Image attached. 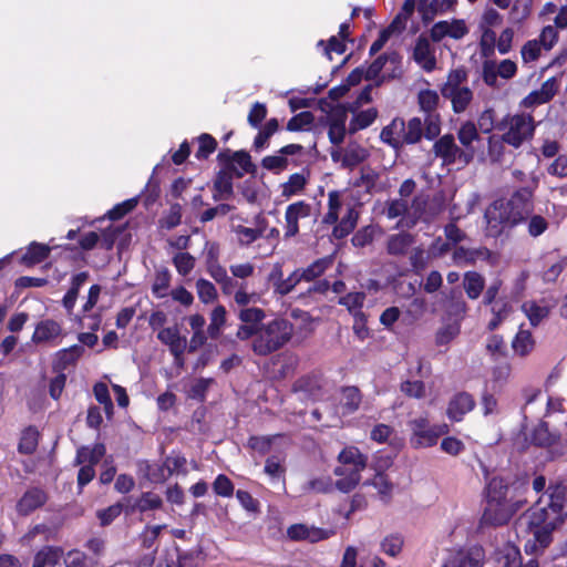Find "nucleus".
Listing matches in <instances>:
<instances>
[{
    "mask_svg": "<svg viewBox=\"0 0 567 567\" xmlns=\"http://www.w3.org/2000/svg\"><path fill=\"white\" fill-rule=\"evenodd\" d=\"M566 495L567 486L563 481L550 484L547 493L519 516L516 530L518 536L526 539V553L536 554L550 544L553 532L564 523L566 516Z\"/></svg>",
    "mask_w": 567,
    "mask_h": 567,
    "instance_id": "f257e3e1",
    "label": "nucleus"
},
{
    "mask_svg": "<svg viewBox=\"0 0 567 567\" xmlns=\"http://www.w3.org/2000/svg\"><path fill=\"white\" fill-rule=\"evenodd\" d=\"M367 461V456L358 447L347 446L339 453V465L333 470L338 478L333 482L329 476H320L310 481L309 487L317 493H330L334 488L342 493H349L359 484Z\"/></svg>",
    "mask_w": 567,
    "mask_h": 567,
    "instance_id": "f03ea898",
    "label": "nucleus"
},
{
    "mask_svg": "<svg viewBox=\"0 0 567 567\" xmlns=\"http://www.w3.org/2000/svg\"><path fill=\"white\" fill-rule=\"evenodd\" d=\"M530 193L517 192L511 198L496 199L485 212L486 234L498 237L519 223L529 212Z\"/></svg>",
    "mask_w": 567,
    "mask_h": 567,
    "instance_id": "7ed1b4c3",
    "label": "nucleus"
},
{
    "mask_svg": "<svg viewBox=\"0 0 567 567\" xmlns=\"http://www.w3.org/2000/svg\"><path fill=\"white\" fill-rule=\"evenodd\" d=\"M508 486L501 477L491 480L487 487V507L483 520L491 525L506 524L512 516L520 508L522 502L508 499Z\"/></svg>",
    "mask_w": 567,
    "mask_h": 567,
    "instance_id": "20e7f679",
    "label": "nucleus"
},
{
    "mask_svg": "<svg viewBox=\"0 0 567 567\" xmlns=\"http://www.w3.org/2000/svg\"><path fill=\"white\" fill-rule=\"evenodd\" d=\"M292 336V326L282 318H276L258 326L252 341V350L258 355H267L284 347Z\"/></svg>",
    "mask_w": 567,
    "mask_h": 567,
    "instance_id": "39448f33",
    "label": "nucleus"
},
{
    "mask_svg": "<svg viewBox=\"0 0 567 567\" xmlns=\"http://www.w3.org/2000/svg\"><path fill=\"white\" fill-rule=\"evenodd\" d=\"M496 128L502 132L506 144L518 148L533 137L535 121L527 113L507 114L496 125Z\"/></svg>",
    "mask_w": 567,
    "mask_h": 567,
    "instance_id": "423d86ee",
    "label": "nucleus"
},
{
    "mask_svg": "<svg viewBox=\"0 0 567 567\" xmlns=\"http://www.w3.org/2000/svg\"><path fill=\"white\" fill-rule=\"evenodd\" d=\"M409 429L411 431L410 443L415 449H425L434 446L440 436L447 434L450 427L447 424L430 423L426 415H420L409 421Z\"/></svg>",
    "mask_w": 567,
    "mask_h": 567,
    "instance_id": "0eeeda50",
    "label": "nucleus"
},
{
    "mask_svg": "<svg viewBox=\"0 0 567 567\" xmlns=\"http://www.w3.org/2000/svg\"><path fill=\"white\" fill-rule=\"evenodd\" d=\"M433 152L444 165L460 164L464 167L474 158V153L461 150L451 134L440 137L433 145Z\"/></svg>",
    "mask_w": 567,
    "mask_h": 567,
    "instance_id": "6e6552de",
    "label": "nucleus"
},
{
    "mask_svg": "<svg viewBox=\"0 0 567 567\" xmlns=\"http://www.w3.org/2000/svg\"><path fill=\"white\" fill-rule=\"evenodd\" d=\"M517 65L509 59L496 62L495 60L487 59L482 64V78L486 85L498 87V78L509 80L515 76Z\"/></svg>",
    "mask_w": 567,
    "mask_h": 567,
    "instance_id": "1a4fd4ad",
    "label": "nucleus"
},
{
    "mask_svg": "<svg viewBox=\"0 0 567 567\" xmlns=\"http://www.w3.org/2000/svg\"><path fill=\"white\" fill-rule=\"evenodd\" d=\"M369 152L355 142L349 143L346 147L333 146L330 150L331 159L342 167L352 168L367 159Z\"/></svg>",
    "mask_w": 567,
    "mask_h": 567,
    "instance_id": "9d476101",
    "label": "nucleus"
},
{
    "mask_svg": "<svg viewBox=\"0 0 567 567\" xmlns=\"http://www.w3.org/2000/svg\"><path fill=\"white\" fill-rule=\"evenodd\" d=\"M336 535L334 528H320L313 525L295 524L287 529V536L295 542L318 543Z\"/></svg>",
    "mask_w": 567,
    "mask_h": 567,
    "instance_id": "9b49d317",
    "label": "nucleus"
},
{
    "mask_svg": "<svg viewBox=\"0 0 567 567\" xmlns=\"http://www.w3.org/2000/svg\"><path fill=\"white\" fill-rule=\"evenodd\" d=\"M484 558L483 548L473 546L451 551L442 567H483Z\"/></svg>",
    "mask_w": 567,
    "mask_h": 567,
    "instance_id": "f8f14e48",
    "label": "nucleus"
},
{
    "mask_svg": "<svg viewBox=\"0 0 567 567\" xmlns=\"http://www.w3.org/2000/svg\"><path fill=\"white\" fill-rule=\"evenodd\" d=\"M310 204L299 200L287 206L285 212V238H291L299 233V221L310 217Z\"/></svg>",
    "mask_w": 567,
    "mask_h": 567,
    "instance_id": "ddd939ff",
    "label": "nucleus"
},
{
    "mask_svg": "<svg viewBox=\"0 0 567 567\" xmlns=\"http://www.w3.org/2000/svg\"><path fill=\"white\" fill-rule=\"evenodd\" d=\"M63 334L60 322L53 319H44L37 323L31 340L35 344L56 346Z\"/></svg>",
    "mask_w": 567,
    "mask_h": 567,
    "instance_id": "4468645a",
    "label": "nucleus"
},
{
    "mask_svg": "<svg viewBox=\"0 0 567 567\" xmlns=\"http://www.w3.org/2000/svg\"><path fill=\"white\" fill-rule=\"evenodd\" d=\"M468 33V29L464 20L453 19L451 21L443 20L434 23L430 30V38L434 42H440L449 37L460 40Z\"/></svg>",
    "mask_w": 567,
    "mask_h": 567,
    "instance_id": "2eb2a0df",
    "label": "nucleus"
},
{
    "mask_svg": "<svg viewBox=\"0 0 567 567\" xmlns=\"http://www.w3.org/2000/svg\"><path fill=\"white\" fill-rule=\"evenodd\" d=\"M435 47L425 35H420L413 48L412 58L414 62L425 72H432L436 69Z\"/></svg>",
    "mask_w": 567,
    "mask_h": 567,
    "instance_id": "dca6fc26",
    "label": "nucleus"
},
{
    "mask_svg": "<svg viewBox=\"0 0 567 567\" xmlns=\"http://www.w3.org/2000/svg\"><path fill=\"white\" fill-rule=\"evenodd\" d=\"M157 339L169 348L174 358L181 359V355L186 351V338L181 336L177 326L159 329L157 332Z\"/></svg>",
    "mask_w": 567,
    "mask_h": 567,
    "instance_id": "f3484780",
    "label": "nucleus"
},
{
    "mask_svg": "<svg viewBox=\"0 0 567 567\" xmlns=\"http://www.w3.org/2000/svg\"><path fill=\"white\" fill-rule=\"evenodd\" d=\"M427 206V199L424 196H416L412 204L408 205V216L405 223L408 228L413 227L419 220L429 221L431 220L441 210V206L439 205L435 209H429Z\"/></svg>",
    "mask_w": 567,
    "mask_h": 567,
    "instance_id": "a211bd4d",
    "label": "nucleus"
},
{
    "mask_svg": "<svg viewBox=\"0 0 567 567\" xmlns=\"http://www.w3.org/2000/svg\"><path fill=\"white\" fill-rule=\"evenodd\" d=\"M269 280L274 285L275 292L285 296L288 295L302 280V275L300 269H297L286 279H284L281 267L276 265L269 275Z\"/></svg>",
    "mask_w": 567,
    "mask_h": 567,
    "instance_id": "6ab92c4d",
    "label": "nucleus"
},
{
    "mask_svg": "<svg viewBox=\"0 0 567 567\" xmlns=\"http://www.w3.org/2000/svg\"><path fill=\"white\" fill-rule=\"evenodd\" d=\"M347 111L334 110L328 118V136L333 146H340L346 136Z\"/></svg>",
    "mask_w": 567,
    "mask_h": 567,
    "instance_id": "aec40b11",
    "label": "nucleus"
},
{
    "mask_svg": "<svg viewBox=\"0 0 567 567\" xmlns=\"http://www.w3.org/2000/svg\"><path fill=\"white\" fill-rule=\"evenodd\" d=\"M557 91V83L555 79L547 80L538 90L530 92L520 102L523 107H534L548 102Z\"/></svg>",
    "mask_w": 567,
    "mask_h": 567,
    "instance_id": "412c9836",
    "label": "nucleus"
},
{
    "mask_svg": "<svg viewBox=\"0 0 567 567\" xmlns=\"http://www.w3.org/2000/svg\"><path fill=\"white\" fill-rule=\"evenodd\" d=\"M475 401L468 393H458L454 395L447 406V416L452 421H461L463 416L473 410Z\"/></svg>",
    "mask_w": 567,
    "mask_h": 567,
    "instance_id": "4be33fe9",
    "label": "nucleus"
},
{
    "mask_svg": "<svg viewBox=\"0 0 567 567\" xmlns=\"http://www.w3.org/2000/svg\"><path fill=\"white\" fill-rule=\"evenodd\" d=\"M359 107L348 105V111L353 113V116L349 124V131L355 133L370 126L378 116V111L374 107L367 109L358 112Z\"/></svg>",
    "mask_w": 567,
    "mask_h": 567,
    "instance_id": "5701e85b",
    "label": "nucleus"
},
{
    "mask_svg": "<svg viewBox=\"0 0 567 567\" xmlns=\"http://www.w3.org/2000/svg\"><path fill=\"white\" fill-rule=\"evenodd\" d=\"M62 557V548L44 546L35 554L32 567H53L59 564Z\"/></svg>",
    "mask_w": 567,
    "mask_h": 567,
    "instance_id": "b1692460",
    "label": "nucleus"
},
{
    "mask_svg": "<svg viewBox=\"0 0 567 567\" xmlns=\"http://www.w3.org/2000/svg\"><path fill=\"white\" fill-rule=\"evenodd\" d=\"M309 179L308 172L295 173L281 185V196L290 198L302 193Z\"/></svg>",
    "mask_w": 567,
    "mask_h": 567,
    "instance_id": "393cba45",
    "label": "nucleus"
},
{
    "mask_svg": "<svg viewBox=\"0 0 567 567\" xmlns=\"http://www.w3.org/2000/svg\"><path fill=\"white\" fill-rule=\"evenodd\" d=\"M502 567H538V561L530 558L525 565L522 564L519 549L514 545H506L501 558Z\"/></svg>",
    "mask_w": 567,
    "mask_h": 567,
    "instance_id": "a878e982",
    "label": "nucleus"
},
{
    "mask_svg": "<svg viewBox=\"0 0 567 567\" xmlns=\"http://www.w3.org/2000/svg\"><path fill=\"white\" fill-rule=\"evenodd\" d=\"M512 348L515 354L524 358L530 354L535 348V340L528 330L520 329L513 342Z\"/></svg>",
    "mask_w": 567,
    "mask_h": 567,
    "instance_id": "bb28decb",
    "label": "nucleus"
},
{
    "mask_svg": "<svg viewBox=\"0 0 567 567\" xmlns=\"http://www.w3.org/2000/svg\"><path fill=\"white\" fill-rule=\"evenodd\" d=\"M556 434L550 433L547 424L544 422H540L526 433V439L537 446H549L556 441Z\"/></svg>",
    "mask_w": 567,
    "mask_h": 567,
    "instance_id": "cd10ccee",
    "label": "nucleus"
},
{
    "mask_svg": "<svg viewBox=\"0 0 567 567\" xmlns=\"http://www.w3.org/2000/svg\"><path fill=\"white\" fill-rule=\"evenodd\" d=\"M45 502V495L41 489L28 491L18 503V511L21 514H29Z\"/></svg>",
    "mask_w": 567,
    "mask_h": 567,
    "instance_id": "c85d7f7f",
    "label": "nucleus"
},
{
    "mask_svg": "<svg viewBox=\"0 0 567 567\" xmlns=\"http://www.w3.org/2000/svg\"><path fill=\"white\" fill-rule=\"evenodd\" d=\"M404 131V121L394 118L388 126H385L380 134L381 140L393 146L398 147L402 144V132Z\"/></svg>",
    "mask_w": 567,
    "mask_h": 567,
    "instance_id": "c756f323",
    "label": "nucleus"
},
{
    "mask_svg": "<svg viewBox=\"0 0 567 567\" xmlns=\"http://www.w3.org/2000/svg\"><path fill=\"white\" fill-rule=\"evenodd\" d=\"M457 138L463 145V151H470L475 154L474 143L481 140L477 128L474 123L465 122L457 131Z\"/></svg>",
    "mask_w": 567,
    "mask_h": 567,
    "instance_id": "7c9ffc66",
    "label": "nucleus"
},
{
    "mask_svg": "<svg viewBox=\"0 0 567 567\" xmlns=\"http://www.w3.org/2000/svg\"><path fill=\"white\" fill-rule=\"evenodd\" d=\"M361 402L360 392L354 386L342 389L340 393L339 404L343 414H350L358 410Z\"/></svg>",
    "mask_w": 567,
    "mask_h": 567,
    "instance_id": "2f4dec72",
    "label": "nucleus"
},
{
    "mask_svg": "<svg viewBox=\"0 0 567 567\" xmlns=\"http://www.w3.org/2000/svg\"><path fill=\"white\" fill-rule=\"evenodd\" d=\"M105 454V446L103 444H95L94 446H82L78 450L76 462L78 464H86L94 466Z\"/></svg>",
    "mask_w": 567,
    "mask_h": 567,
    "instance_id": "473e14b6",
    "label": "nucleus"
},
{
    "mask_svg": "<svg viewBox=\"0 0 567 567\" xmlns=\"http://www.w3.org/2000/svg\"><path fill=\"white\" fill-rule=\"evenodd\" d=\"M413 243L414 237L408 233L392 235L388 239V251L391 255H403Z\"/></svg>",
    "mask_w": 567,
    "mask_h": 567,
    "instance_id": "72a5a7b5",
    "label": "nucleus"
},
{
    "mask_svg": "<svg viewBox=\"0 0 567 567\" xmlns=\"http://www.w3.org/2000/svg\"><path fill=\"white\" fill-rule=\"evenodd\" d=\"M443 96L451 100L455 113H461L464 112L471 103L473 93L468 86H465L446 93Z\"/></svg>",
    "mask_w": 567,
    "mask_h": 567,
    "instance_id": "f704fd0d",
    "label": "nucleus"
},
{
    "mask_svg": "<svg viewBox=\"0 0 567 567\" xmlns=\"http://www.w3.org/2000/svg\"><path fill=\"white\" fill-rule=\"evenodd\" d=\"M522 311L528 318L532 326H537L540 321L547 317L548 307L546 305H540L536 301L528 300L522 305Z\"/></svg>",
    "mask_w": 567,
    "mask_h": 567,
    "instance_id": "c9c22d12",
    "label": "nucleus"
},
{
    "mask_svg": "<svg viewBox=\"0 0 567 567\" xmlns=\"http://www.w3.org/2000/svg\"><path fill=\"white\" fill-rule=\"evenodd\" d=\"M358 216L353 207H348L346 216H343L340 223L333 228V236L338 239L348 236L354 229Z\"/></svg>",
    "mask_w": 567,
    "mask_h": 567,
    "instance_id": "e433bc0d",
    "label": "nucleus"
},
{
    "mask_svg": "<svg viewBox=\"0 0 567 567\" xmlns=\"http://www.w3.org/2000/svg\"><path fill=\"white\" fill-rule=\"evenodd\" d=\"M485 280L476 271H467L464 275V289L468 298L477 299L483 291Z\"/></svg>",
    "mask_w": 567,
    "mask_h": 567,
    "instance_id": "4c0bfd02",
    "label": "nucleus"
},
{
    "mask_svg": "<svg viewBox=\"0 0 567 567\" xmlns=\"http://www.w3.org/2000/svg\"><path fill=\"white\" fill-rule=\"evenodd\" d=\"M385 215L390 219H394L396 217H401V219L398 223L399 227H406L405 223L406 216H408V203L403 198L401 199H394L389 203L388 208L385 210Z\"/></svg>",
    "mask_w": 567,
    "mask_h": 567,
    "instance_id": "58836bf2",
    "label": "nucleus"
},
{
    "mask_svg": "<svg viewBox=\"0 0 567 567\" xmlns=\"http://www.w3.org/2000/svg\"><path fill=\"white\" fill-rule=\"evenodd\" d=\"M466 79L467 73L464 69L452 70L449 73L447 80L441 90L442 95L453 92L457 89L465 87L466 85L464 83L466 82Z\"/></svg>",
    "mask_w": 567,
    "mask_h": 567,
    "instance_id": "ea45409f",
    "label": "nucleus"
},
{
    "mask_svg": "<svg viewBox=\"0 0 567 567\" xmlns=\"http://www.w3.org/2000/svg\"><path fill=\"white\" fill-rule=\"evenodd\" d=\"M49 254L50 248L47 245L32 243L23 255L22 261L27 265L39 264L44 260Z\"/></svg>",
    "mask_w": 567,
    "mask_h": 567,
    "instance_id": "a19ab883",
    "label": "nucleus"
},
{
    "mask_svg": "<svg viewBox=\"0 0 567 567\" xmlns=\"http://www.w3.org/2000/svg\"><path fill=\"white\" fill-rule=\"evenodd\" d=\"M226 308L221 305L216 306L210 313V323L208 326V334L210 338H217L221 328L226 322Z\"/></svg>",
    "mask_w": 567,
    "mask_h": 567,
    "instance_id": "79ce46f5",
    "label": "nucleus"
},
{
    "mask_svg": "<svg viewBox=\"0 0 567 567\" xmlns=\"http://www.w3.org/2000/svg\"><path fill=\"white\" fill-rule=\"evenodd\" d=\"M423 132V125L420 118L413 117L408 124H404V131L402 132V143L413 144L421 140Z\"/></svg>",
    "mask_w": 567,
    "mask_h": 567,
    "instance_id": "37998d69",
    "label": "nucleus"
},
{
    "mask_svg": "<svg viewBox=\"0 0 567 567\" xmlns=\"http://www.w3.org/2000/svg\"><path fill=\"white\" fill-rule=\"evenodd\" d=\"M171 274L168 270H158L152 285V292L156 298H164L168 295Z\"/></svg>",
    "mask_w": 567,
    "mask_h": 567,
    "instance_id": "c03bdc74",
    "label": "nucleus"
},
{
    "mask_svg": "<svg viewBox=\"0 0 567 567\" xmlns=\"http://www.w3.org/2000/svg\"><path fill=\"white\" fill-rule=\"evenodd\" d=\"M504 136L492 135L487 140V155L493 163L501 162L505 153Z\"/></svg>",
    "mask_w": 567,
    "mask_h": 567,
    "instance_id": "a18cd8bd",
    "label": "nucleus"
},
{
    "mask_svg": "<svg viewBox=\"0 0 567 567\" xmlns=\"http://www.w3.org/2000/svg\"><path fill=\"white\" fill-rule=\"evenodd\" d=\"M512 308L506 301H496L492 307L493 318L488 322V329L495 330L511 313Z\"/></svg>",
    "mask_w": 567,
    "mask_h": 567,
    "instance_id": "49530a36",
    "label": "nucleus"
},
{
    "mask_svg": "<svg viewBox=\"0 0 567 567\" xmlns=\"http://www.w3.org/2000/svg\"><path fill=\"white\" fill-rule=\"evenodd\" d=\"M39 432L34 427H28L22 432L19 451L24 454H31L38 446Z\"/></svg>",
    "mask_w": 567,
    "mask_h": 567,
    "instance_id": "de8ad7c7",
    "label": "nucleus"
},
{
    "mask_svg": "<svg viewBox=\"0 0 567 567\" xmlns=\"http://www.w3.org/2000/svg\"><path fill=\"white\" fill-rule=\"evenodd\" d=\"M342 207L341 195L339 192H330L328 195V213L324 216V223L334 224L339 218V210Z\"/></svg>",
    "mask_w": 567,
    "mask_h": 567,
    "instance_id": "09e8293b",
    "label": "nucleus"
},
{
    "mask_svg": "<svg viewBox=\"0 0 567 567\" xmlns=\"http://www.w3.org/2000/svg\"><path fill=\"white\" fill-rule=\"evenodd\" d=\"M196 290L203 303H212L217 299L218 295L215 286L206 279L200 278L196 281Z\"/></svg>",
    "mask_w": 567,
    "mask_h": 567,
    "instance_id": "8fccbe9b",
    "label": "nucleus"
},
{
    "mask_svg": "<svg viewBox=\"0 0 567 567\" xmlns=\"http://www.w3.org/2000/svg\"><path fill=\"white\" fill-rule=\"evenodd\" d=\"M332 264L331 258H322L312 262L308 268L300 269L302 280L310 281L322 275L326 269Z\"/></svg>",
    "mask_w": 567,
    "mask_h": 567,
    "instance_id": "3c124183",
    "label": "nucleus"
},
{
    "mask_svg": "<svg viewBox=\"0 0 567 567\" xmlns=\"http://www.w3.org/2000/svg\"><path fill=\"white\" fill-rule=\"evenodd\" d=\"M544 47L537 39L527 41L520 50L522 60L524 63H532L538 60L543 52Z\"/></svg>",
    "mask_w": 567,
    "mask_h": 567,
    "instance_id": "603ef678",
    "label": "nucleus"
},
{
    "mask_svg": "<svg viewBox=\"0 0 567 567\" xmlns=\"http://www.w3.org/2000/svg\"><path fill=\"white\" fill-rule=\"evenodd\" d=\"M403 543L404 540L401 535L391 534L384 537V539L382 540L381 549L384 554L391 557H396L402 550Z\"/></svg>",
    "mask_w": 567,
    "mask_h": 567,
    "instance_id": "864d4df0",
    "label": "nucleus"
},
{
    "mask_svg": "<svg viewBox=\"0 0 567 567\" xmlns=\"http://www.w3.org/2000/svg\"><path fill=\"white\" fill-rule=\"evenodd\" d=\"M315 121L311 112H301L291 117L287 124V130L291 132L302 131L309 128Z\"/></svg>",
    "mask_w": 567,
    "mask_h": 567,
    "instance_id": "5fc2aeb1",
    "label": "nucleus"
},
{
    "mask_svg": "<svg viewBox=\"0 0 567 567\" xmlns=\"http://www.w3.org/2000/svg\"><path fill=\"white\" fill-rule=\"evenodd\" d=\"M364 485L373 486L382 498H389L393 489L392 483L382 473H377L373 478L365 482Z\"/></svg>",
    "mask_w": 567,
    "mask_h": 567,
    "instance_id": "6e6d98bb",
    "label": "nucleus"
},
{
    "mask_svg": "<svg viewBox=\"0 0 567 567\" xmlns=\"http://www.w3.org/2000/svg\"><path fill=\"white\" fill-rule=\"evenodd\" d=\"M96 401L103 405L105 413L111 416L113 414V403L105 383L99 382L93 388Z\"/></svg>",
    "mask_w": 567,
    "mask_h": 567,
    "instance_id": "4d7b16f0",
    "label": "nucleus"
},
{
    "mask_svg": "<svg viewBox=\"0 0 567 567\" xmlns=\"http://www.w3.org/2000/svg\"><path fill=\"white\" fill-rule=\"evenodd\" d=\"M84 352L82 346L73 344L69 348L62 349L56 353L59 364L65 367L74 363Z\"/></svg>",
    "mask_w": 567,
    "mask_h": 567,
    "instance_id": "13d9d810",
    "label": "nucleus"
},
{
    "mask_svg": "<svg viewBox=\"0 0 567 567\" xmlns=\"http://www.w3.org/2000/svg\"><path fill=\"white\" fill-rule=\"evenodd\" d=\"M364 299L365 295L363 292H350L344 297H341L339 303L347 307V309L355 317L357 312H362L361 308L363 306Z\"/></svg>",
    "mask_w": 567,
    "mask_h": 567,
    "instance_id": "bf43d9fd",
    "label": "nucleus"
},
{
    "mask_svg": "<svg viewBox=\"0 0 567 567\" xmlns=\"http://www.w3.org/2000/svg\"><path fill=\"white\" fill-rule=\"evenodd\" d=\"M481 40H480V49L481 53L488 58L494 53L495 47H496V33L493 30L489 29H480Z\"/></svg>",
    "mask_w": 567,
    "mask_h": 567,
    "instance_id": "052dcab7",
    "label": "nucleus"
},
{
    "mask_svg": "<svg viewBox=\"0 0 567 567\" xmlns=\"http://www.w3.org/2000/svg\"><path fill=\"white\" fill-rule=\"evenodd\" d=\"M173 262L178 274L186 276L193 270L195 258L188 252H178L174 256Z\"/></svg>",
    "mask_w": 567,
    "mask_h": 567,
    "instance_id": "680f3d73",
    "label": "nucleus"
},
{
    "mask_svg": "<svg viewBox=\"0 0 567 567\" xmlns=\"http://www.w3.org/2000/svg\"><path fill=\"white\" fill-rule=\"evenodd\" d=\"M235 233L240 245H250L262 235V229L239 225L235 228Z\"/></svg>",
    "mask_w": 567,
    "mask_h": 567,
    "instance_id": "e2e57ef3",
    "label": "nucleus"
},
{
    "mask_svg": "<svg viewBox=\"0 0 567 567\" xmlns=\"http://www.w3.org/2000/svg\"><path fill=\"white\" fill-rule=\"evenodd\" d=\"M239 319L250 326H256L260 323L266 315L265 311L260 308H243L238 313Z\"/></svg>",
    "mask_w": 567,
    "mask_h": 567,
    "instance_id": "0e129e2a",
    "label": "nucleus"
},
{
    "mask_svg": "<svg viewBox=\"0 0 567 567\" xmlns=\"http://www.w3.org/2000/svg\"><path fill=\"white\" fill-rule=\"evenodd\" d=\"M439 103V94L433 90H422L419 93V104L427 113L434 111Z\"/></svg>",
    "mask_w": 567,
    "mask_h": 567,
    "instance_id": "69168bd1",
    "label": "nucleus"
},
{
    "mask_svg": "<svg viewBox=\"0 0 567 567\" xmlns=\"http://www.w3.org/2000/svg\"><path fill=\"white\" fill-rule=\"evenodd\" d=\"M401 391L410 398L421 399L425 394V385L419 380H406L401 383Z\"/></svg>",
    "mask_w": 567,
    "mask_h": 567,
    "instance_id": "338daca9",
    "label": "nucleus"
},
{
    "mask_svg": "<svg viewBox=\"0 0 567 567\" xmlns=\"http://www.w3.org/2000/svg\"><path fill=\"white\" fill-rule=\"evenodd\" d=\"M460 333V326L456 322L445 324L436 333V343L440 346L450 343Z\"/></svg>",
    "mask_w": 567,
    "mask_h": 567,
    "instance_id": "774afa93",
    "label": "nucleus"
}]
</instances>
